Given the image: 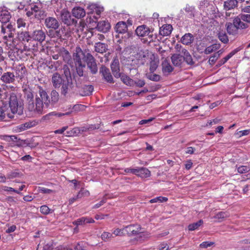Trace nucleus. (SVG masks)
<instances>
[{"instance_id": "nucleus-1", "label": "nucleus", "mask_w": 250, "mask_h": 250, "mask_svg": "<svg viewBox=\"0 0 250 250\" xmlns=\"http://www.w3.org/2000/svg\"><path fill=\"white\" fill-rule=\"evenodd\" d=\"M37 88L39 96L36 95L35 101L33 100L34 109L33 110L28 109V110L30 111L40 114L42 113L44 107L46 108L52 107L58 103L59 100V94L56 90H52L50 93L51 98H50L46 91L42 86L38 85Z\"/></svg>"}, {"instance_id": "nucleus-2", "label": "nucleus", "mask_w": 250, "mask_h": 250, "mask_svg": "<svg viewBox=\"0 0 250 250\" xmlns=\"http://www.w3.org/2000/svg\"><path fill=\"white\" fill-rule=\"evenodd\" d=\"M51 83L55 89L61 88V93L65 96L72 89L71 83L66 82L58 72L54 73L51 77Z\"/></svg>"}, {"instance_id": "nucleus-3", "label": "nucleus", "mask_w": 250, "mask_h": 250, "mask_svg": "<svg viewBox=\"0 0 250 250\" xmlns=\"http://www.w3.org/2000/svg\"><path fill=\"white\" fill-rule=\"evenodd\" d=\"M9 104L12 115L17 114L18 115H21L23 114V103L21 100L18 98L14 93H12L10 95Z\"/></svg>"}, {"instance_id": "nucleus-4", "label": "nucleus", "mask_w": 250, "mask_h": 250, "mask_svg": "<svg viewBox=\"0 0 250 250\" xmlns=\"http://www.w3.org/2000/svg\"><path fill=\"white\" fill-rule=\"evenodd\" d=\"M154 29L150 28L146 25L137 27L135 30L136 34L140 37H147L149 42H154L157 39V35L153 33Z\"/></svg>"}, {"instance_id": "nucleus-5", "label": "nucleus", "mask_w": 250, "mask_h": 250, "mask_svg": "<svg viewBox=\"0 0 250 250\" xmlns=\"http://www.w3.org/2000/svg\"><path fill=\"white\" fill-rule=\"evenodd\" d=\"M141 227L137 224H130L124 227L125 234L128 236H133L139 234L140 233Z\"/></svg>"}, {"instance_id": "nucleus-6", "label": "nucleus", "mask_w": 250, "mask_h": 250, "mask_svg": "<svg viewBox=\"0 0 250 250\" xmlns=\"http://www.w3.org/2000/svg\"><path fill=\"white\" fill-rule=\"evenodd\" d=\"M84 53L80 47H77L75 50V52L73 54V59L75 65L84 64L85 63L82 61L83 58L84 59Z\"/></svg>"}, {"instance_id": "nucleus-7", "label": "nucleus", "mask_w": 250, "mask_h": 250, "mask_svg": "<svg viewBox=\"0 0 250 250\" xmlns=\"http://www.w3.org/2000/svg\"><path fill=\"white\" fill-rule=\"evenodd\" d=\"M115 31L118 34H125L127 33V38H128L132 36V33L127 32V25L125 21H121L118 22L114 27Z\"/></svg>"}, {"instance_id": "nucleus-8", "label": "nucleus", "mask_w": 250, "mask_h": 250, "mask_svg": "<svg viewBox=\"0 0 250 250\" xmlns=\"http://www.w3.org/2000/svg\"><path fill=\"white\" fill-rule=\"evenodd\" d=\"M100 73L102 74L103 78L107 83H114L109 69L104 65H102L100 68Z\"/></svg>"}, {"instance_id": "nucleus-9", "label": "nucleus", "mask_w": 250, "mask_h": 250, "mask_svg": "<svg viewBox=\"0 0 250 250\" xmlns=\"http://www.w3.org/2000/svg\"><path fill=\"white\" fill-rule=\"evenodd\" d=\"M16 78L13 72L8 71L2 74L0 80L5 84H10L15 82Z\"/></svg>"}, {"instance_id": "nucleus-10", "label": "nucleus", "mask_w": 250, "mask_h": 250, "mask_svg": "<svg viewBox=\"0 0 250 250\" xmlns=\"http://www.w3.org/2000/svg\"><path fill=\"white\" fill-rule=\"evenodd\" d=\"M77 88L79 90V92L80 95L82 96L91 95L94 90V87L93 85H87L85 83H83Z\"/></svg>"}, {"instance_id": "nucleus-11", "label": "nucleus", "mask_w": 250, "mask_h": 250, "mask_svg": "<svg viewBox=\"0 0 250 250\" xmlns=\"http://www.w3.org/2000/svg\"><path fill=\"white\" fill-rule=\"evenodd\" d=\"M46 34L44 31L41 30H35L31 35V38L33 40L42 42L45 40Z\"/></svg>"}, {"instance_id": "nucleus-12", "label": "nucleus", "mask_w": 250, "mask_h": 250, "mask_svg": "<svg viewBox=\"0 0 250 250\" xmlns=\"http://www.w3.org/2000/svg\"><path fill=\"white\" fill-rule=\"evenodd\" d=\"M6 116L9 118L12 119L14 118V115L9 113L7 105L2 102V105L0 106V121L4 120Z\"/></svg>"}, {"instance_id": "nucleus-13", "label": "nucleus", "mask_w": 250, "mask_h": 250, "mask_svg": "<svg viewBox=\"0 0 250 250\" xmlns=\"http://www.w3.org/2000/svg\"><path fill=\"white\" fill-rule=\"evenodd\" d=\"M119 65V60L117 58H115L110 65L112 73L114 77L117 78H119L122 74L120 72V69Z\"/></svg>"}, {"instance_id": "nucleus-14", "label": "nucleus", "mask_w": 250, "mask_h": 250, "mask_svg": "<svg viewBox=\"0 0 250 250\" xmlns=\"http://www.w3.org/2000/svg\"><path fill=\"white\" fill-rule=\"evenodd\" d=\"M61 20L64 24H66L67 25H70L73 23L74 20L71 19V16L68 11L63 9L61 11Z\"/></svg>"}, {"instance_id": "nucleus-15", "label": "nucleus", "mask_w": 250, "mask_h": 250, "mask_svg": "<svg viewBox=\"0 0 250 250\" xmlns=\"http://www.w3.org/2000/svg\"><path fill=\"white\" fill-rule=\"evenodd\" d=\"M110 24L107 21H102L98 22L96 29L103 33H107L110 29Z\"/></svg>"}, {"instance_id": "nucleus-16", "label": "nucleus", "mask_w": 250, "mask_h": 250, "mask_svg": "<svg viewBox=\"0 0 250 250\" xmlns=\"http://www.w3.org/2000/svg\"><path fill=\"white\" fill-rule=\"evenodd\" d=\"M45 24L47 28L55 30L57 29L60 25L58 21L55 18L52 17L47 18L45 20Z\"/></svg>"}, {"instance_id": "nucleus-17", "label": "nucleus", "mask_w": 250, "mask_h": 250, "mask_svg": "<svg viewBox=\"0 0 250 250\" xmlns=\"http://www.w3.org/2000/svg\"><path fill=\"white\" fill-rule=\"evenodd\" d=\"M25 97L27 101V108L33 110L34 105L33 104V100H34V95L31 89H25Z\"/></svg>"}, {"instance_id": "nucleus-18", "label": "nucleus", "mask_w": 250, "mask_h": 250, "mask_svg": "<svg viewBox=\"0 0 250 250\" xmlns=\"http://www.w3.org/2000/svg\"><path fill=\"white\" fill-rule=\"evenodd\" d=\"M62 70L63 71V74L62 76V77L66 82L71 83V86L73 87V86L72 80V76L71 75V73L68 66L66 64L63 65Z\"/></svg>"}, {"instance_id": "nucleus-19", "label": "nucleus", "mask_w": 250, "mask_h": 250, "mask_svg": "<svg viewBox=\"0 0 250 250\" xmlns=\"http://www.w3.org/2000/svg\"><path fill=\"white\" fill-rule=\"evenodd\" d=\"M241 14L235 17L233 21L236 25L238 29H245L248 28L249 25L247 23H245L244 21L241 19Z\"/></svg>"}, {"instance_id": "nucleus-20", "label": "nucleus", "mask_w": 250, "mask_h": 250, "mask_svg": "<svg viewBox=\"0 0 250 250\" xmlns=\"http://www.w3.org/2000/svg\"><path fill=\"white\" fill-rule=\"evenodd\" d=\"M181 53L183 57V61H185L188 65H192L194 64L191 55L187 49H183Z\"/></svg>"}, {"instance_id": "nucleus-21", "label": "nucleus", "mask_w": 250, "mask_h": 250, "mask_svg": "<svg viewBox=\"0 0 250 250\" xmlns=\"http://www.w3.org/2000/svg\"><path fill=\"white\" fill-rule=\"evenodd\" d=\"M225 26L227 32L229 35H235L238 33V29L233 21L232 22H227Z\"/></svg>"}, {"instance_id": "nucleus-22", "label": "nucleus", "mask_w": 250, "mask_h": 250, "mask_svg": "<svg viewBox=\"0 0 250 250\" xmlns=\"http://www.w3.org/2000/svg\"><path fill=\"white\" fill-rule=\"evenodd\" d=\"M173 28L170 24H164L160 28L159 34L163 36H169L172 31Z\"/></svg>"}, {"instance_id": "nucleus-23", "label": "nucleus", "mask_w": 250, "mask_h": 250, "mask_svg": "<svg viewBox=\"0 0 250 250\" xmlns=\"http://www.w3.org/2000/svg\"><path fill=\"white\" fill-rule=\"evenodd\" d=\"M15 70L16 71L15 76H16V78H19L20 79H21L26 73V68L22 64H19L17 66Z\"/></svg>"}, {"instance_id": "nucleus-24", "label": "nucleus", "mask_w": 250, "mask_h": 250, "mask_svg": "<svg viewBox=\"0 0 250 250\" xmlns=\"http://www.w3.org/2000/svg\"><path fill=\"white\" fill-rule=\"evenodd\" d=\"M171 62L175 66H180L183 62L182 55L180 54H174L171 57Z\"/></svg>"}, {"instance_id": "nucleus-25", "label": "nucleus", "mask_w": 250, "mask_h": 250, "mask_svg": "<svg viewBox=\"0 0 250 250\" xmlns=\"http://www.w3.org/2000/svg\"><path fill=\"white\" fill-rule=\"evenodd\" d=\"M237 5L238 1L237 0H228L224 2V8L227 11L237 7Z\"/></svg>"}, {"instance_id": "nucleus-26", "label": "nucleus", "mask_w": 250, "mask_h": 250, "mask_svg": "<svg viewBox=\"0 0 250 250\" xmlns=\"http://www.w3.org/2000/svg\"><path fill=\"white\" fill-rule=\"evenodd\" d=\"M72 78L75 82L76 87L78 88L84 83L86 81L87 78L86 75H84V76L74 75L72 76Z\"/></svg>"}, {"instance_id": "nucleus-27", "label": "nucleus", "mask_w": 250, "mask_h": 250, "mask_svg": "<svg viewBox=\"0 0 250 250\" xmlns=\"http://www.w3.org/2000/svg\"><path fill=\"white\" fill-rule=\"evenodd\" d=\"M194 40V37L191 33L185 34L181 39V42L185 45L190 44Z\"/></svg>"}, {"instance_id": "nucleus-28", "label": "nucleus", "mask_w": 250, "mask_h": 250, "mask_svg": "<svg viewBox=\"0 0 250 250\" xmlns=\"http://www.w3.org/2000/svg\"><path fill=\"white\" fill-rule=\"evenodd\" d=\"M85 67L86 65L85 63L75 65L76 71L73 73L72 76L79 75V76H84V75H86L84 73V69L85 68Z\"/></svg>"}, {"instance_id": "nucleus-29", "label": "nucleus", "mask_w": 250, "mask_h": 250, "mask_svg": "<svg viewBox=\"0 0 250 250\" xmlns=\"http://www.w3.org/2000/svg\"><path fill=\"white\" fill-rule=\"evenodd\" d=\"M93 222H94V220L92 218L83 217L74 221L73 224L79 226L83 225L85 223H91Z\"/></svg>"}, {"instance_id": "nucleus-30", "label": "nucleus", "mask_w": 250, "mask_h": 250, "mask_svg": "<svg viewBox=\"0 0 250 250\" xmlns=\"http://www.w3.org/2000/svg\"><path fill=\"white\" fill-rule=\"evenodd\" d=\"M94 47L95 51L100 53L105 52L107 50V45L101 42L96 43Z\"/></svg>"}, {"instance_id": "nucleus-31", "label": "nucleus", "mask_w": 250, "mask_h": 250, "mask_svg": "<svg viewBox=\"0 0 250 250\" xmlns=\"http://www.w3.org/2000/svg\"><path fill=\"white\" fill-rule=\"evenodd\" d=\"M72 14L73 16L77 18H81L85 15V12L83 8L80 7H77L73 8L72 10Z\"/></svg>"}, {"instance_id": "nucleus-32", "label": "nucleus", "mask_w": 250, "mask_h": 250, "mask_svg": "<svg viewBox=\"0 0 250 250\" xmlns=\"http://www.w3.org/2000/svg\"><path fill=\"white\" fill-rule=\"evenodd\" d=\"M137 176L142 178H147L150 176V171L146 167L138 168Z\"/></svg>"}, {"instance_id": "nucleus-33", "label": "nucleus", "mask_w": 250, "mask_h": 250, "mask_svg": "<svg viewBox=\"0 0 250 250\" xmlns=\"http://www.w3.org/2000/svg\"><path fill=\"white\" fill-rule=\"evenodd\" d=\"M11 17L10 13L8 11H1L0 12V21L2 23H7Z\"/></svg>"}, {"instance_id": "nucleus-34", "label": "nucleus", "mask_w": 250, "mask_h": 250, "mask_svg": "<svg viewBox=\"0 0 250 250\" xmlns=\"http://www.w3.org/2000/svg\"><path fill=\"white\" fill-rule=\"evenodd\" d=\"M119 78L123 83L127 85L131 86L134 85V81L124 74L122 73Z\"/></svg>"}, {"instance_id": "nucleus-35", "label": "nucleus", "mask_w": 250, "mask_h": 250, "mask_svg": "<svg viewBox=\"0 0 250 250\" xmlns=\"http://www.w3.org/2000/svg\"><path fill=\"white\" fill-rule=\"evenodd\" d=\"M18 38L20 41L28 42L30 39L31 38V36L29 35L28 32L22 31L20 33H18Z\"/></svg>"}, {"instance_id": "nucleus-36", "label": "nucleus", "mask_w": 250, "mask_h": 250, "mask_svg": "<svg viewBox=\"0 0 250 250\" xmlns=\"http://www.w3.org/2000/svg\"><path fill=\"white\" fill-rule=\"evenodd\" d=\"M159 62V60L157 59H155L154 57H153V59L151 58L149 71L151 73H153L157 69L158 66Z\"/></svg>"}, {"instance_id": "nucleus-37", "label": "nucleus", "mask_w": 250, "mask_h": 250, "mask_svg": "<svg viewBox=\"0 0 250 250\" xmlns=\"http://www.w3.org/2000/svg\"><path fill=\"white\" fill-rule=\"evenodd\" d=\"M203 224V221L202 219L199 220L198 221L195 223H193L189 224L188 227V229L189 231H193L198 229L199 227Z\"/></svg>"}, {"instance_id": "nucleus-38", "label": "nucleus", "mask_w": 250, "mask_h": 250, "mask_svg": "<svg viewBox=\"0 0 250 250\" xmlns=\"http://www.w3.org/2000/svg\"><path fill=\"white\" fill-rule=\"evenodd\" d=\"M162 70L164 73L169 74L173 70V67L167 62L165 61L162 63Z\"/></svg>"}, {"instance_id": "nucleus-39", "label": "nucleus", "mask_w": 250, "mask_h": 250, "mask_svg": "<svg viewBox=\"0 0 250 250\" xmlns=\"http://www.w3.org/2000/svg\"><path fill=\"white\" fill-rule=\"evenodd\" d=\"M237 50H234L230 52L227 56L223 58L222 59L219 61L218 62V65H222L226 63L230 58H231L236 52Z\"/></svg>"}, {"instance_id": "nucleus-40", "label": "nucleus", "mask_w": 250, "mask_h": 250, "mask_svg": "<svg viewBox=\"0 0 250 250\" xmlns=\"http://www.w3.org/2000/svg\"><path fill=\"white\" fill-rule=\"evenodd\" d=\"M219 39L224 43H227L229 42L228 37L225 31H220L218 33Z\"/></svg>"}, {"instance_id": "nucleus-41", "label": "nucleus", "mask_w": 250, "mask_h": 250, "mask_svg": "<svg viewBox=\"0 0 250 250\" xmlns=\"http://www.w3.org/2000/svg\"><path fill=\"white\" fill-rule=\"evenodd\" d=\"M48 35L51 38H57L58 39L61 38V37H62V34L60 30H53V29L49 31Z\"/></svg>"}, {"instance_id": "nucleus-42", "label": "nucleus", "mask_w": 250, "mask_h": 250, "mask_svg": "<svg viewBox=\"0 0 250 250\" xmlns=\"http://www.w3.org/2000/svg\"><path fill=\"white\" fill-rule=\"evenodd\" d=\"M87 66L92 74H95L97 73L98 67L96 62H94L90 63H88V64H87Z\"/></svg>"}, {"instance_id": "nucleus-43", "label": "nucleus", "mask_w": 250, "mask_h": 250, "mask_svg": "<svg viewBox=\"0 0 250 250\" xmlns=\"http://www.w3.org/2000/svg\"><path fill=\"white\" fill-rule=\"evenodd\" d=\"M14 31L5 30L3 29V27H1V32L4 35L3 38L4 40H8V38L11 39L13 37V32Z\"/></svg>"}, {"instance_id": "nucleus-44", "label": "nucleus", "mask_w": 250, "mask_h": 250, "mask_svg": "<svg viewBox=\"0 0 250 250\" xmlns=\"http://www.w3.org/2000/svg\"><path fill=\"white\" fill-rule=\"evenodd\" d=\"M146 77L152 81L158 82L160 80L161 77L160 75L156 74L151 73L150 72L149 73L146 74Z\"/></svg>"}, {"instance_id": "nucleus-45", "label": "nucleus", "mask_w": 250, "mask_h": 250, "mask_svg": "<svg viewBox=\"0 0 250 250\" xmlns=\"http://www.w3.org/2000/svg\"><path fill=\"white\" fill-rule=\"evenodd\" d=\"M219 48V46L216 44H213L207 47L204 50V53L206 54H209Z\"/></svg>"}, {"instance_id": "nucleus-46", "label": "nucleus", "mask_w": 250, "mask_h": 250, "mask_svg": "<svg viewBox=\"0 0 250 250\" xmlns=\"http://www.w3.org/2000/svg\"><path fill=\"white\" fill-rule=\"evenodd\" d=\"M84 61L86 62V64H88V63H90L96 62V60L94 57L89 52L85 53V55H84Z\"/></svg>"}, {"instance_id": "nucleus-47", "label": "nucleus", "mask_w": 250, "mask_h": 250, "mask_svg": "<svg viewBox=\"0 0 250 250\" xmlns=\"http://www.w3.org/2000/svg\"><path fill=\"white\" fill-rule=\"evenodd\" d=\"M88 7L91 10H93L94 9L95 10V12L99 16L104 10L103 7L98 6L96 4H94L89 5Z\"/></svg>"}, {"instance_id": "nucleus-48", "label": "nucleus", "mask_w": 250, "mask_h": 250, "mask_svg": "<svg viewBox=\"0 0 250 250\" xmlns=\"http://www.w3.org/2000/svg\"><path fill=\"white\" fill-rule=\"evenodd\" d=\"M51 3V4L56 7L57 9L62 8L63 5L64 4L63 0H52Z\"/></svg>"}, {"instance_id": "nucleus-49", "label": "nucleus", "mask_w": 250, "mask_h": 250, "mask_svg": "<svg viewBox=\"0 0 250 250\" xmlns=\"http://www.w3.org/2000/svg\"><path fill=\"white\" fill-rule=\"evenodd\" d=\"M22 176V174L17 170L11 171L7 175L8 179H12L17 177H20Z\"/></svg>"}, {"instance_id": "nucleus-50", "label": "nucleus", "mask_w": 250, "mask_h": 250, "mask_svg": "<svg viewBox=\"0 0 250 250\" xmlns=\"http://www.w3.org/2000/svg\"><path fill=\"white\" fill-rule=\"evenodd\" d=\"M40 211L44 215H47L52 213L53 210L50 209L47 206L43 205L40 207Z\"/></svg>"}, {"instance_id": "nucleus-51", "label": "nucleus", "mask_w": 250, "mask_h": 250, "mask_svg": "<svg viewBox=\"0 0 250 250\" xmlns=\"http://www.w3.org/2000/svg\"><path fill=\"white\" fill-rule=\"evenodd\" d=\"M168 199L167 197H162V196H159L157 197L156 198H154L153 199H152L150 200V202L151 203H162V202H165L167 201Z\"/></svg>"}, {"instance_id": "nucleus-52", "label": "nucleus", "mask_w": 250, "mask_h": 250, "mask_svg": "<svg viewBox=\"0 0 250 250\" xmlns=\"http://www.w3.org/2000/svg\"><path fill=\"white\" fill-rule=\"evenodd\" d=\"M250 170V167L247 166H241L237 167V171L240 174L248 172Z\"/></svg>"}, {"instance_id": "nucleus-53", "label": "nucleus", "mask_w": 250, "mask_h": 250, "mask_svg": "<svg viewBox=\"0 0 250 250\" xmlns=\"http://www.w3.org/2000/svg\"><path fill=\"white\" fill-rule=\"evenodd\" d=\"M112 235L114 234L115 236H125V233L124 230V227L122 229H116L112 231Z\"/></svg>"}, {"instance_id": "nucleus-54", "label": "nucleus", "mask_w": 250, "mask_h": 250, "mask_svg": "<svg viewBox=\"0 0 250 250\" xmlns=\"http://www.w3.org/2000/svg\"><path fill=\"white\" fill-rule=\"evenodd\" d=\"M219 56L220 54H218V53H215L212 56H210L208 60V63L209 64L211 65H213Z\"/></svg>"}, {"instance_id": "nucleus-55", "label": "nucleus", "mask_w": 250, "mask_h": 250, "mask_svg": "<svg viewBox=\"0 0 250 250\" xmlns=\"http://www.w3.org/2000/svg\"><path fill=\"white\" fill-rule=\"evenodd\" d=\"M228 213L227 212L221 211L217 213L214 216V218L218 219H222L228 216Z\"/></svg>"}, {"instance_id": "nucleus-56", "label": "nucleus", "mask_w": 250, "mask_h": 250, "mask_svg": "<svg viewBox=\"0 0 250 250\" xmlns=\"http://www.w3.org/2000/svg\"><path fill=\"white\" fill-rule=\"evenodd\" d=\"M4 140L8 142H17L18 140H20V139H18V137L15 135H6L4 136Z\"/></svg>"}, {"instance_id": "nucleus-57", "label": "nucleus", "mask_w": 250, "mask_h": 250, "mask_svg": "<svg viewBox=\"0 0 250 250\" xmlns=\"http://www.w3.org/2000/svg\"><path fill=\"white\" fill-rule=\"evenodd\" d=\"M185 11L188 13H189V15L191 17L194 16V7L193 6H189V5L187 4L186 5V7L185 9Z\"/></svg>"}, {"instance_id": "nucleus-58", "label": "nucleus", "mask_w": 250, "mask_h": 250, "mask_svg": "<svg viewBox=\"0 0 250 250\" xmlns=\"http://www.w3.org/2000/svg\"><path fill=\"white\" fill-rule=\"evenodd\" d=\"M22 125V128L23 130L30 128L34 125H35V122H26L25 124L21 125Z\"/></svg>"}, {"instance_id": "nucleus-59", "label": "nucleus", "mask_w": 250, "mask_h": 250, "mask_svg": "<svg viewBox=\"0 0 250 250\" xmlns=\"http://www.w3.org/2000/svg\"><path fill=\"white\" fill-rule=\"evenodd\" d=\"M38 191L44 194H51L53 192L52 190L44 187H39Z\"/></svg>"}, {"instance_id": "nucleus-60", "label": "nucleus", "mask_w": 250, "mask_h": 250, "mask_svg": "<svg viewBox=\"0 0 250 250\" xmlns=\"http://www.w3.org/2000/svg\"><path fill=\"white\" fill-rule=\"evenodd\" d=\"M112 237V233L104 232L101 235V238L104 241H106Z\"/></svg>"}, {"instance_id": "nucleus-61", "label": "nucleus", "mask_w": 250, "mask_h": 250, "mask_svg": "<svg viewBox=\"0 0 250 250\" xmlns=\"http://www.w3.org/2000/svg\"><path fill=\"white\" fill-rule=\"evenodd\" d=\"M241 19L246 22V23H250V14H241Z\"/></svg>"}, {"instance_id": "nucleus-62", "label": "nucleus", "mask_w": 250, "mask_h": 250, "mask_svg": "<svg viewBox=\"0 0 250 250\" xmlns=\"http://www.w3.org/2000/svg\"><path fill=\"white\" fill-rule=\"evenodd\" d=\"M2 189L4 191H13L14 192L17 194H21V193L18 191V190H16L14 188H11V187H8L6 186H3L2 187Z\"/></svg>"}, {"instance_id": "nucleus-63", "label": "nucleus", "mask_w": 250, "mask_h": 250, "mask_svg": "<svg viewBox=\"0 0 250 250\" xmlns=\"http://www.w3.org/2000/svg\"><path fill=\"white\" fill-rule=\"evenodd\" d=\"M213 244H214L213 242L206 241V242H203V243H202L200 246V247H201V248H207L211 246Z\"/></svg>"}, {"instance_id": "nucleus-64", "label": "nucleus", "mask_w": 250, "mask_h": 250, "mask_svg": "<svg viewBox=\"0 0 250 250\" xmlns=\"http://www.w3.org/2000/svg\"><path fill=\"white\" fill-rule=\"evenodd\" d=\"M17 27L18 28H20L21 27H24L25 26L26 23L22 19H19L17 20Z\"/></svg>"}]
</instances>
